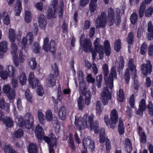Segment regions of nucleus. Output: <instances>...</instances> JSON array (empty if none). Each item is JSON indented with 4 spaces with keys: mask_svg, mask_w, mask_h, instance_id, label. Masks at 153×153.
<instances>
[{
    "mask_svg": "<svg viewBox=\"0 0 153 153\" xmlns=\"http://www.w3.org/2000/svg\"><path fill=\"white\" fill-rule=\"evenodd\" d=\"M103 47L104 51L106 55L107 56H109L111 53V48L108 41L106 40L104 42Z\"/></svg>",
    "mask_w": 153,
    "mask_h": 153,
    "instance_id": "obj_26",
    "label": "nucleus"
},
{
    "mask_svg": "<svg viewBox=\"0 0 153 153\" xmlns=\"http://www.w3.org/2000/svg\"><path fill=\"white\" fill-rule=\"evenodd\" d=\"M19 79L20 83L22 85H24L26 84L27 79L25 73L22 72L20 74L19 76Z\"/></svg>",
    "mask_w": 153,
    "mask_h": 153,
    "instance_id": "obj_27",
    "label": "nucleus"
},
{
    "mask_svg": "<svg viewBox=\"0 0 153 153\" xmlns=\"http://www.w3.org/2000/svg\"><path fill=\"white\" fill-rule=\"evenodd\" d=\"M105 148L107 151L110 150L111 149V145L110 140L107 139L105 143Z\"/></svg>",
    "mask_w": 153,
    "mask_h": 153,
    "instance_id": "obj_62",
    "label": "nucleus"
},
{
    "mask_svg": "<svg viewBox=\"0 0 153 153\" xmlns=\"http://www.w3.org/2000/svg\"><path fill=\"white\" fill-rule=\"evenodd\" d=\"M43 48L45 51H49L52 53H53L56 50V45L53 40L49 41V39H45Z\"/></svg>",
    "mask_w": 153,
    "mask_h": 153,
    "instance_id": "obj_10",
    "label": "nucleus"
},
{
    "mask_svg": "<svg viewBox=\"0 0 153 153\" xmlns=\"http://www.w3.org/2000/svg\"><path fill=\"white\" fill-rule=\"evenodd\" d=\"M94 46L95 50L92 51V54L93 59L94 60L97 55V52L99 53L100 59L102 58L104 55V52L102 46L100 44L99 39H96L94 42Z\"/></svg>",
    "mask_w": 153,
    "mask_h": 153,
    "instance_id": "obj_8",
    "label": "nucleus"
},
{
    "mask_svg": "<svg viewBox=\"0 0 153 153\" xmlns=\"http://www.w3.org/2000/svg\"><path fill=\"white\" fill-rule=\"evenodd\" d=\"M67 113L64 107H62L59 112V116L62 120H64L66 117Z\"/></svg>",
    "mask_w": 153,
    "mask_h": 153,
    "instance_id": "obj_31",
    "label": "nucleus"
},
{
    "mask_svg": "<svg viewBox=\"0 0 153 153\" xmlns=\"http://www.w3.org/2000/svg\"><path fill=\"white\" fill-rule=\"evenodd\" d=\"M97 6V1L91 0L89 5V10L91 13H93L96 10Z\"/></svg>",
    "mask_w": 153,
    "mask_h": 153,
    "instance_id": "obj_36",
    "label": "nucleus"
},
{
    "mask_svg": "<svg viewBox=\"0 0 153 153\" xmlns=\"http://www.w3.org/2000/svg\"><path fill=\"white\" fill-rule=\"evenodd\" d=\"M137 15L135 13H133L131 16L130 19L131 22L134 24L137 21Z\"/></svg>",
    "mask_w": 153,
    "mask_h": 153,
    "instance_id": "obj_55",
    "label": "nucleus"
},
{
    "mask_svg": "<svg viewBox=\"0 0 153 153\" xmlns=\"http://www.w3.org/2000/svg\"><path fill=\"white\" fill-rule=\"evenodd\" d=\"M64 7V3L62 1H61L59 4V7H58L59 10V17H62L63 13V8Z\"/></svg>",
    "mask_w": 153,
    "mask_h": 153,
    "instance_id": "obj_45",
    "label": "nucleus"
},
{
    "mask_svg": "<svg viewBox=\"0 0 153 153\" xmlns=\"http://www.w3.org/2000/svg\"><path fill=\"white\" fill-rule=\"evenodd\" d=\"M146 64H143L141 66L142 73L144 76H146L147 74H150L152 71V66L150 61L147 60Z\"/></svg>",
    "mask_w": 153,
    "mask_h": 153,
    "instance_id": "obj_17",
    "label": "nucleus"
},
{
    "mask_svg": "<svg viewBox=\"0 0 153 153\" xmlns=\"http://www.w3.org/2000/svg\"><path fill=\"white\" fill-rule=\"evenodd\" d=\"M28 66L32 69L34 70L36 66V63L35 59L33 58H30L28 61Z\"/></svg>",
    "mask_w": 153,
    "mask_h": 153,
    "instance_id": "obj_40",
    "label": "nucleus"
},
{
    "mask_svg": "<svg viewBox=\"0 0 153 153\" xmlns=\"http://www.w3.org/2000/svg\"><path fill=\"white\" fill-rule=\"evenodd\" d=\"M153 12V8L152 7H149L146 11L145 15L147 17L151 16Z\"/></svg>",
    "mask_w": 153,
    "mask_h": 153,
    "instance_id": "obj_54",
    "label": "nucleus"
},
{
    "mask_svg": "<svg viewBox=\"0 0 153 153\" xmlns=\"http://www.w3.org/2000/svg\"><path fill=\"white\" fill-rule=\"evenodd\" d=\"M25 96L27 100L30 102H32L33 100L31 93L29 90H27L25 94Z\"/></svg>",
    "mask_w": 153,
    "mask_h": 153,
    "instance_id": "obj_49",
    "label": "nucleus"
},
{
    "mask_svg": "<svg viewBox=\"0 0 153 153\" xmlns=\"http://www.w3.org/2000/svg\"><path fill=\"white\" fill-rule=\"evenodd\" d=\"M100 142L104 143L105 140V130L103 128L101 129L100 132Z\"/></svg>",
    "mask_w": 153,
    "mask_h": 153,
    "instance_id": "obj_43",
    "label": "nucleus"
},
{
    "mask_svg": "<svg viewBox=\"0 0 153 153\" xmlns=\"http://www.w3.org/2000/svg\"><path fill=\"white\" fill-rule=\"evenodd\" d=\"M117 99L120 102H123L124 99V95L123 90L120 89L117 93Z\"/></svg>",
    "mask_w": 153,
    "mask_h": 153,
    "instance_id": "obj_38",
    "label": "nucleus"
},
{
    "mask_svg": "<svg viewBox=\"0 0 153 153\" xmlns=\"http://www.w3.org/2000/svg\"><path fill=\"white\" fill-rule=\"evenodd\" d=\"M125 147L128 153H131L132 149L131 141L128 138L125 139Z\"/></svg>",
    "mask_w": 153,
    "mask_h": 153,
    "instance_id": "obj_32",
    "label": "nucleus"
},
{
    "mask_svg": "<svg viewBox=\"0 0 153 153\" xmlns=\"http://www.w3.org/2000/svg\"><path fill=\"white\" fill-rule=\"evenodd\" d=\"M35 134L37 139L41 140L44 134V131L42 127L39 125L37 126L35 129Z\"/></svg>",
    "mask_w": 153,
    "mask_h": 153,
    "instance_id": "obj_22",
    "label": "nucleus"
},
{
    "mask_svg": "<svg viewBox=\"0 0 153 153\" xmlns=\"http://www.w3.org/2000/svg\"><path fill=\"white\" fill-rule=\"evenodd\" d=\"M102 80V75H100L97 76L96 81L97 83V86L98 88H99L101 87Z\"/></svg>",
    "mask_w": 153,
    "mask_h": 153,
    "instance_id": "obj_56",
    "label": "nucleus"
},
{
    "mask_svg": "<svg viewBox=\"0 0 153 153\" xmlns=\"http://www.w3.org/2000/svg\"><path fill=\"white\" fill-rule=\"evenodd\" d=\"M103 74L105 76V82L107 87L105 88L103 91L101 93V99L104 105L108 104L109 100L111 98V94L107 87H109L110 89H112L113 87V80L117 79V74L116 71V66H113L111 68L109 78L107 76L108 74V67L107 64L103 65L102 67Z\"/></svg>",
    "mask_w": 153,
    "mask_h": 153,
    "instance_id": "obj_1",
    "label": "nucleus"
},
{
    "mask_svg": "<svg viewBox=\"0 0 153 153\" xmlns=\"http://www.w3.org/2000/svg\"><path fill=\"white\" fill-rule=\"evenodd\" d=\"M147 30L148 31V37L149 38H153V25L152 22L150 21L148 24Z\"/></svg>",
    "mask_w": 153,
    "mask_h": 153,
    "instance_id": "obj_29",
    "label": "nucleus"
},
{
    "mask_svg": "<svg viewBox=\"0 0 153 153\" xmlns=\"http://www.w3.org/2000/svg\"><path fill=\"white\" fill-rule=\"evenodd\" d=\"M38 117L39 121L42 124H43L45 122L44 114L42 112L39 111L38 114Z\"/></svg>",
    "mask_w": 153,
    "mask_h": 153,
    "instance_id": "obj_48",
    "label": "nucleus"
},
{
    "mask_svg": "<svg viewBox=\"0 0 153 153\" xmlns=\"http://www.w3.org/2000/svg\"><path fill=\"white\" fill-rule=\"evenodd\" d=\"M52 72L53 74L50 75L46 81L47 85L51 87H53L56 84V80L54 77V75L57 76L58 74V70L56 64H54L52 66Z\"/></svg>",
    "mask_w": 153,
    "mask_h": 153,
    "instance_id": "obj_11",
    "label": "nucleus"
},
{
    "mask_svg": "<svg viewBox=\"0 0 153 153\" xmlns=\"http://www.w3.org/2000/svg\"><path fill=\"white\" fill-rule=\"evenodd\" d=\"M34 74L33 72L30 73L29 77L28 80L30 86L33 88H35L39 83V80L37 79H34Z\"/></svg>",
    "mask_w": 153,
    "mask_h": 153,
    "instance_id": "obj_20",
    "label": "nucleus"
},
{
    "mask_svg": "<svg viewBox=\"0 0 153 153\" xmlns=\"http://www.w3.org/2000/svg\"><path fill=\"white\" fill-rule=\"evenodd\" d=\"M147 108L149 114L151 115H153V105L151 102H149Z\"/></svg>",
    "mask_w": 153,
    "mask_h": 153,
    "instance_id": "obj_58",
    "label": "nucleus"
},
{
    "mask_svg": "<svg viewBox=\"0 0 153 153\" xmlns=\"http://www.w3.org/2000/svg\"><path fill=\"white\" fill-rule=\"evenodd\" d=\"M107 15L104 12H102L98 16L96 20L95 25L97 28L103 27L105 26L107 21Z\"/></svg>",
    "mask_w": 153,
    "mask_h": 153,
    "instance_id": "obj_12",
    "label": "nucleus"
},
{
    "mask_svg": "<svg viewBox=\"0 0 153 153\" xmlns=\"http://www.w3.org/2000/svg\"><path fill=\"white\" fill-rule=\"evenodd\" d=\"M33 51L34 53H37L39 51L40 47L38 43L35 42L34 43V45L33 47Z\"/></svg>",
    "mask_w": 153,
    "mask_h": 153,
    "instance_id": "obj_59",
    "label": "nucleus"
},
{
    "mask_svg": "<svg viewBox=\"0 0 153 153\" xmlns=\"http://www.w3.org/2000/svg\"><path fill=\"white\" fill-rule=\"evenodd\" d=\"M45 118L48 121H51L53 118L52 113L50 110H47L45 113Z\"/></svg>",
    "mask_w": 153,
    "mask_h": 153,
    "instance_id": "obj_44",
    "label": "nucleus"
},
{
    "mask_svg": "<svg viewBox=\"0 0 153 153\" xmlns=\"http://www.w3.org/2000/svg\"><path fill=\"white\" fill-rule=\"evenodd\" d=\"M2 91L4 93L6 94L8 98L10 100L13 99L16 96L15 91L11 89L10 86L9 85H4L3 87Z\"/></svg>",
    "mask_w": 153,
    "mask_h": 153,
    "instance_id": "obj_16",
    "label": "nucleus"
},
{
    "mask_svg": "<svg viewBox=\"0 0 153 153\" xmlns=\"http://www.w3.org/2000/svg\"><path fill=\"white\" fill-rule=\"evenodd\" d=\"M57 4V1L56 0H53L51 2L50 7L47 12V16L49 18L55 17Z\"/></svg>",
    "mask_w": 153,
    "mask_h": 153,
    "instance_id": "obj_14",
    "label": "nucleus"
},
{
    "mask_svg": "<svg viewBox=\"0 0 153 153\" xmlns=\"http://www.w3.org/2000/svg\"><path fill=\"white\" fill-rule=\"evenodd\" d=\"M22 4L21 1L19 0L17 1L14 6V13L15 16H20L22 10Z\"/></svg>",
    "mask_w": 153,
    "mask_h": 153,
    "instance_id": "obj_21",
    "label": "nucleus"
},
{
    "mask_svg": "<svg viewBox=\"0 0 153 153\" xmlns=\"http://www.w3.org/2000/svg\"><path fill=\"white\" fill-rule=\"evenodd\" d=\"M87 80L89 82L93 83L94 82L95 79L92 77L91 74H89L87 77Z\"/></svg>",
    "mask_w": 153,
    "mask_h": 153,
    "instance_id": "obj_63",
    "label": "nucleus"
},
{
    "mask_svg": "<svg viewBox=\"0 0 153 153\" xmlns=\"http://www.w3.org/2000/svg\"><path fill=\"white\" fill-rule=\"evenodd\" d=\"M104 122L106 125L107 126L110 125L111 123V122L108 116L107 115H106L104 117Z\"/></svg>",
    "mask_w": 153,
    "mask_h": 153,
    "instance_id": "obj_64",
    "label": "nucleus"
},
{
    "mask_svg": "<svg viewBox=\"0 0 153 153\" xmlns=\"http://www.w3.org/2000/svg\"><path fill=\"white\" fill-rule=\"evenodd\" d=\"M80 43L85 52L91 51V44L89 39H81Z\"/></svg>",
    "mask_w": 153,
    "mask_h": 153,
    "instance_id": "obj_18",
    "label": "nucleus"
},
{
    "mask_svg": "<svg viewBox=\"0 0 153 153\" xmlns=\"http://www.w3.org/2000/svg\"><path fill=\"white\" fill-rule=\"evenodd\" d=\"M152 0H145L144 1L142 2L140 5L139 10V16L140 17H142L144 14V10L146 7V4H149Z\"/></svg>",
    "mask_w": 153,
    "mask_h": 153,
    "instance_id": "obj_24",
    "label": "nucleus"
},
{
    "mask_svg": "<svg viewBox=\"0 0 153 153\" xmlns=\"http://www.w3.org/2000/svg\"><path fill=\"white\" fill-rule=\"evenodd\" d=\"M3 14L4 24L7 25H8L10 23V20L8 13L6 12H3Z\"/></svg>",
    "mask_w": 153,
    "mask_h": 153,
    "instance_id": "obj_39",
    "label": "nucleus"
},
{
    "mask_svg": "<svg viewBox=\"0 0 153 153\" xmlns=\"http://www.w3.org/2000/svg\"><path fill=\"white\" fill-rule=\"evenodd\" d=\"M8 35L10 38H15L19 37L21 35V33L20 32H19L17 34L13 29L10 28L9 30Z\"/></svg>",
    "mask_w": 153,
    "mask_h": 153,
    "instance_id": "obj_28",
    "label": "nucleus"
},
{
    "mask_svg": "<svg viewBox=\"0 0 153 153\" xmlns=\"http://www.w3.org/2000/svg\"><path fill=\"white\" fill-rule=\"evenodd\" d=\"M4 74H2L1 78L4 79H7L8 77L13 78L12 79V84L13 88L16 87L18 84V80L14 77L15 73V68L12 65H9L5 68Z\"/></svg>",
    "mask_w": 153,
    "mask_h": 153,
    "instance_id": "obj_5",
    "label": "nucleus"
},
{
    "mask_svg": "<svg viewBox=\"0 0 153 153\" xmlns=\"http://www.w3.org/2000/svg\"><path fill=\"white\" fill-rule=\"evenodd\" d=\"M94 117L93 114L88 116L87 114H85L82 118L79 117L78 120L75 118V124L76 127L79 130H81L85 128H90L91 130L93 129L95 133H97L99 125L97 122L93 123Z\"/></svg>",
    "mask_w": 153,
    "mask_h": 153,
    "instance_id": "obj_3",
    "label": "nucleus"
},
{
    "mask_svg": "<svg viewBox=\"0 0 153 153\" xmlns=\"http://www.w3.org/2000/svg\"><path fill=\"white\" fill-rule=\"evenodd\" d=\"M15 39H10V41L12 43L11 46V53L13 56L14 64L16 66L19 65V62L17 61L18 55L17 54V48L16 45L13 42L14 41Z\"/></svg>",
    "mask_w": 153,
    "mask_h": 153,
    "instance_id": "obj_15",
    "label": "nucleus"
},
{
    "mask_svg": "<svg viewBox=\"0 0 153 153\" xmlns=\"http://www.w3.org/2000/svg\"><path fill=\"white\" fill-rule=\"evenodd\" d=\"M78 74L79 82L80 91L82 94L83 96H80L78 98L77 102L79 110L82 109L84 107L83 98H85L86 104L88 105L91 102V92L87 90L84 81L83 74L82 71L78 72Z\"/></svg>",
    "mask_w": 153,
    "mask_h": 153,
    "instance_id": "obj_2",
    "label": "nucleus"
},
{
    "mask_svg": "<svg viewBox=\"0 0 153 153\" xmlns=\"http://www.w3.org/2000/svg\"><path fill=\"white\" fill-rule=\"evenodd\" d=\"M121 43L120 39L117 40L115 42L114 48L115 50L117 52L119 51L121 48Z\"/></svg>",
    "mask_w": 153,
    "mask_h": 153,
    "instance_id": "obj_46",
    "label": "nucleus"
},
{
    "mask_svg": "<svg viewBox=\"0 0 153 153\" xmlns=\"http://www.w3.org/2000/svg\"><path fill=\"white\" fill-rule=\"evenodd\" d=\"M37 93L38 95L42 96L44 94V90L42 86L39 85L37 88Z\"/></svg>",
    "mask_w": 153,
    "mask_h": 153,
    "instance_id": "obj_57",
    "label": "nucleus"
},
{
    "mask_svg": "<svg viewBox=\"0 0 153 153\" xmlns=\"http://www.w3.org/2000/svg\"><path fill=\"white\" fill-rule=\"evenodd\" d=\"M120 61L116 62V66L118 67L120 70L123 69L124 66V63L123 60V57L121 56L119 58Z\"/></svg>",
    "mask_w": 153,
    "mask_h": 153,
    "instance_id": "obj_42",
    "label": "nucleus"
},
{
    "mask_svg": "<svg viewBox=\"0 0 153 153\" xmlns=\"http://www.w3.org/2000/svg\"><path fill=\"white\" fill-rule=\"evenodd\" d=\"M138 134L140 136V140L141 142L145 143L146 142V136L144 132L143 131L142 128L138 127Z\"/></svg>",
    "mask_w": 153,
    "mask_h": 153,
    "instance_id": "obj_34",
    "label": "nucleus"
},
{
    "mask_svg": "<svg viewBox=\"0 0 153 153\" xmlns=\"http://www.w3.org/2000/svg\"><path fill=\"white\" fill-rule=\"evenodd\" d=\"M4 123L7 127L10 128L13 126V121L9 117H6L4 120Z\"/></svg>",
    "mask_w": 153,
    "mask_h": 153,
    "instance_id": "obj_37",
    "label": "nucleus"
},
{
    "mask_svg": "<svg viewBox=\"0 0 153 153\" xmlns=\"http://www.w3.org/2000/svg\"><path fill=\"white\" fill-rule=\"evenodd\" d=\"M118 131L119 134H123L124 132V127L123 121L120 119L118 125Z\"/></svg>",
    "mask_w": 153,
    "mask_h": 153,
    "instance_id": "obj_41",
    "label": "nucleus"
},
{
    "mask_svg": "<svg viewBox=\"0 0 153 153\" xmlns=\"http://www.w3.org/2000/svg\"><path fill=\"white\" fill-rule=\"evenodd\" d=\"M110 119L111 123L110 127L112 128H114L115 125L117 123L118 121V115L117 111L115 109H113L111 111L110 113Z\"/></svg>",
    "mask_w": 153,
    "mask_h": 153,
    "instance_id": "obj_19",
    "label": "nucleus"
},
{
    "mask_svg": "<svg viewBox=\"0 0 153 153\" xmlns=\"http://www.w3.org/2000/svg\"><path fill=\"white\" fill-rule=\"evenodd\" d=\"M6 107L7 108H8L10 107L9 104L7 103L5 104L3 99H1V101L0 102V108H4L6 107Z\"/></svg>",
    "mask_w": 153,
    "mask_h": 153,
    "instance_id": "obj_61",
    "label": "nucleus"
},
{
    "mask_svg": "<svg viewBox=\"0 0 153 153\" xmlns=\"http://www.w3.org/2000/svg\"><path fill=\"white\" fill-rule=\"evenodd\" d=\"M23 131L21 129L16 131L13 134V136L16 138H19L23 136Z\"/></svg>",
    "mask_w": 153,
    "mask_h": 153,
    "instance_id": "obj_47",
    "label": "nucleus"
},
{
    "mask_svg": "<svg viewBox=\"0 0 153 153\" xmlns=\"http://www.w3.org/2000/svg\"><path fill=\"white\" fill-rule=\"evenodd\" d=\"M116 10L117 14V17L116 18L113 9L110 8L108 10V22L109 25H112L114 22L116 25H118L120 22V10L118 8H117Z\"/></svg>",
    "mask_w": 153,
    "mask_h": 153,
    "instance_id": "obj_6",
    "label": "nucleus"
},
{
    "mask_svg": "<svg viewBox=\"0 0 153 153\" xmlns=\"http://www.w3.org/2000/svg\"><path fill=\"white\" fill-rule=\"evenodd\" d=\"M139 107V109L138 110L136 111V113L137 114L141 115L143 111L146 108V103L144 99H142L140 101Z\"/></svg>",
    "mask_w": 153,
    "mask_h": 153,
    "instance_id": "obj_25",
    "label": "nucleus"
},
{
    "mask_svg": "<svg viewBox=\"0 0 153 153\" xmlns=\"http://www.w3.org/2000/svg\"><path fill=\"white\" fill-rule=\"evenodd\" d=\"M14 114L15 117V122L18 126L22 127L25 126L27 128H31L33 123V118L30 114H26L23 119L20 115H17L15 112H14Z\"/></svg>",
    "mask_w": 153,
    "mask_h": 153,
    "instance_id": "obj_4",
    "label": "nucleus"
},
{
    "mask_svg": "<svg viewBox=\"0 0 153 153\" xmlns=\"http://www.w3.org/2000/svg\"><path fill=\"white\" fill-rule=\"evenodd\" d=\"M4 151L5 153H16L15 150L9 145H6L4 148Z\"/></svg>",
    "mask_w": 153,
    "mask_h": 153,
    "instance_id": "obj_50",
    "label": "nucleus"
},
{
    "mask_svg": "<svg viewBox=\"0 0 153 153\" xmlns=\"http://www.w3.org/2000/svg\"><path fill=\"white\" fill-rule=\"evenodd\" d=\"M134 60L130 59L128 62V68L126 69L125 71V80L127 83L130 79V71L131 73L133 75L134 77L136 76V69L135 66L133 64Z\"/></svg>",
    "mask_w": 153,
    "mask_h": 153,
    "instance_id": "obj_7",
    "label": "nucleus"
},
{
    "mask_svg": "<svg viewBox=\"0 0 153 153\" xmlns=\"http://www.w3.org/2000/svg\"><path fill=\"white\" fill-rule=\"evenodd\" d=\"M147 45L146 43L142 44L140 49V52L142 54L145 55L147 51Z\"/></svg>",
    "mask_w": 153,
    "mask_h": 153,
    "instance_id": "obj_51",
    "label": "nucleus"
},
{
    "mask_svg": "<svg viewBox=\"0 0 153 153\" xmlns=\"http://www.w3.org/2000/svg\"><path fill=\"white\" fill-rule=\"evenodd\" d=\"M32 18V13L29 10H25V21L27 23H29L31 21Z\"/></svg>",
    "mask_w": 153,
    "mask_h": 153,
    "instance_id": "obj_35",
    "label": "nucleus"
},
{
    "mask_svg": "<svg viewBox=\"0 0 153 153\" xmlns=\"http://www.w3.org/2000/svg\"><path fill=\"white\" fill-rule=\"evenodd\" d=\"M38 22L39 26L42 29H44L47 25L45 16L43 14H40L38 18Z\"/></svg>",
    "mask_w": 153,
    "mask_h": 153,
    "instance_id": "obj_23",
    "label": "nucleus"
},
{
    "mask_svg": "<svg viewBox=\"0 0 153 153\" xmlns=\"http://www.w3.org/2000/svg\"><path fill=\"white\" fill-rule=\"evenodd\" d=\"M134 95L132 94L130 96L129 100L130 105L132 108H134Z\"/></svg>",
    "mask_w": 153,
    "mask_h": 153,
    "instance_id": "obj_60",
    "label": "nucleus"
},
{
    "mask_svg": "<svg viewBox=\"0 0 153 153\" xmlns=\"http://www.w3.org/2000/svg\"><path fill=\"white\" fill-rule=\"evenodd\" d=\"M49 136V137L46 136H44L43 137V139L49 145V153H54L53 147L56 146V138L54 135L52 134H50Z\"/></svg>",
    "mask_w": 153,
    "mask_h": 153,
    "instance_id": "obj_9",
    "label": "nucleus"
},
{
    "mask_svg": "<svg viewBox=\"0 0 153 153\" xmlns=\"http://www.w3.org/2000/svg\"><path fill=\"white\" fill-rule=\"evenodd\" d=\"M29 153H37V145L35 143H30L28 147Z\"/></svg>",
    "mask_w": 153,
    "mask_h": 153,
    "instance_id": "obj_30",
    "label": "nucleus"
},
{
    "mask_svg": "<svg viewBox=\"0 0 153 153\" xmlns=\"http://www.w3.org/2000/svg\"><path fill=\"white\" fill-rule=\"evenodd\" d=\"M82 143L85 149H88L89 151H93L94 150L95 145L94 142L90 137L84 138Z\"/></svg>",
    "mask_w": 153,
    "mask_h": 153,
    "instance_id": "obj_13",
    "label": "nucleus"
},
{
    "mask_svg": "<svg viewBox=\"0 0 153 153\" xmlns=\"http://www.w3.org/2000/svg\"><path fill=\"white\" fill-rule=\"evenodd\" d=\"M33 39H29L28 40H27V39H22L21 41V45L22 48V51H23L24 49L25 51L26 50L27 48L28 47V45L27 44V41H29L30 43V44L33 42Z\"/></svg>",
    "mask_w": 153,
    "mask_h": 153,
    "instance_id": "obj_33",
    "label": "nucleus"
},
{
    "mask_svg": "<svg viewBox=\"0 0 153 153\" xmlns=\"http://www.w3.org/2000/svg\"><path fill=\"white\" fill-rule=\"evenodd\" d=\"M101 105L100 102L99 101H97L96 102V109L97 113L98 114H100L102 112Z\"/></svg>",
    "mask_w": 153,
    "mask_h": 153,
    "instance_id": "obj_53",
    "label": "nucleus"
},
{
    "mask_svg": "<svg viewBox=\"0 0 153 153\" xmlns=\"http://www.w3.org/2000/svg\"><path fill=\"white\" fill-rule=\"evenodd\" d=\"M0 50L2 51H6L7 50V44L5 41L1 42L0 43Z\"/></svg>",
    "mask_w": 153,
    "mask_h": 153,
    "instance_id": "obj_52",
    "label": "nucleus"
}]
</instances>
